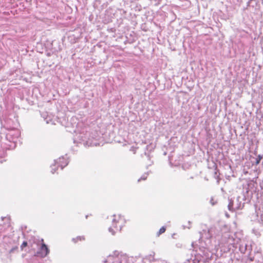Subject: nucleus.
<instances>
[{
	"mask_svg": "<svg viewBox=\"0 0 263 263\" xmlns=\"http://www.w3.org/2000/svg\"><path fill=\"white\" fill-rule=\"evenodd\" d=\"M125 223V219L120 215H114L112 221V226L109 231L114 235L116 232L120 231Z\"/></svg>",
	"mask_w": 263,
	"mask_h": 263,
	"instance_id": "f257e3e1",
	"label": "nucleus"
},
{
	"mask_svg": "<svg viewBox=\"0 0 263 263\" xmlns=\"http://www.w3.org/2000/svg\"><path fill=\"white\" fill-rule=\"evenodd\" d=\"M41 247L40 248V251L37 253L42 257H46L49 253V250L47 246L45 244L44 239H41Z\"/></svg>",
	"mask_w": 263,
	"mask_h": 263,
	"instance_id": "f03ea898",
	"label": "nucleus"
},
{
	"mask_svg": "<svg viewBox=\"0 0 263 263\" xmlns=\"http://www.w3.org/2000/svg\"><path fill=\"white\" fill-rule=\"evenodd\" d=\"M64 160V158H60L58 160H57L55 164H53L51 166L52 170L51 172L52 174L54 173L56 170L58 169V166H59V164L62 162V160Z\"/></svg>",
	"mask_w": 263,
	"mask_h": 263,
	"instance_id": "7ed1b4c3",
	"label": "nucleus"
},
{
	"mask_svg": "<svg viewBox=\"0 0 263 263\" xmlns=\"http://www.w3.org/2000/svg\"><path fill=\"white\" fill-rule=\"evenodd\" d=\"M85 240V237L83 236H77L76 238L72 239V241L74 243H78L79 242L84 241Z\"/></svg>",
	"mask_w": 263,
	"mask_h": 263,
	"instance_id": "20e7f679",
	"label": "nucleus"
},
{
	"mask_svg": "<svg viewBox=\"0 0 263 263\" xmlns=\"http://www.w3.org/2000/svg\"><path fill=\"white\" fill-rule=\"evenodd\" d=\"M166 231V228L165 227H161L157 234V236H159L161 234L164 233Z\"/></svg>",
	"mask_w": 263,
	"mask_h": 263,
	"instance_id": "39448f33",
	"label": "nucleus"
},
{
	"mask_svg": "<svg viewBox=\"0 0 263 263\" xmlns=\"http://www.w3.org/2000/svg\"><path fill=\"white\" fill-rule=\"evenodd\" d=\"M27 246V241H24L22 244L21 246V249L22 250H23V249L26 247Z\"/></svg>",
	"mask_w": 263,
	"mask_h": 263,
	"instance_id": "423d86ee",
	"label": "nucleus"
},
{
	"mask_svg": "<svg viewBox=\"0 0 263 263\" xmlns=\"http://www.w3.org/2000/svg\"><path fill=\"white\" fill-rule=\"evenodd\" d=\"M13 250H14V249H12L10 250V253L12 252V251H13Z\"/></svg>",
	"mask_w": 263,
	"mask_h": 263,
	"instance_id": "0eeeda50",
	"label": "nucleus"
},
{
	"mask_svg": "<svg viewBox=\"0 0 263 263\" xmlns=\"http://www.w3.org/2000/svg\"><path fill=\"white\" fill-rule=\"evenodd\" d=\"M259 163V160H257L256 163L258 164Z\"/></svg>",
	"mask_w": 263,
	"mask_h": 263,
	"instance_id": "6e6552de",
	"label": "nucleus"
},
{
	"mask_svg": "<svg viewBox=\"0 0 263 263\" xmlns=\"http://www.w3.org/2000/svg\"><path fill=\"white\" fill-rule=\"evenodd\" d=\"M61 169H63V166H61Z\"/></svg>",
	"mask_w": 263,
	"mask_h": 263,
	"instance_id": "1a4fd4ad",
	"label": "nucleus"
}]
</instances>
